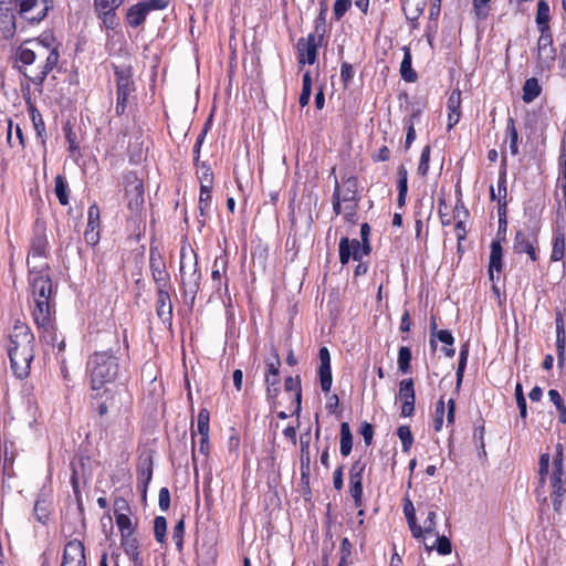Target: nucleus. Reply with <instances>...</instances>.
I'll return each mask as SVG.
<instances>
[{"instance_id":"obj_15","label":"nucleus","mask_w":566,"mask_h":566,"mask_svg":"<svg viewBox=\"0 0 566 566\" xmlns=\"http://www.w3.org/2000/svg\"><path fill=\"white\" fill-rule=\"evenodd\" d=\"M228 269V255L221 254L217 256L213 261L212 272H211V281L212 286L216 292L220 293L221 291H228V280L222 281L223 275H226Z\"/></svg>"},{"instance_id":"obj_37","label":"nucleus","mask_w":566,"mask_h":566,"mask_svg":"<svg viewBox=\"0 0 566 566\" xmlns=\"http://www.w3.org/2000/svg\"><path fill=\"white\" fill-rule=\"evenodd\" d=\"M284 388L286 391H293L295 394V401H296L295 412L300 413L301 400H302V389H301L300 379L293 378L292 376L286 377V379L284 381Z\"/></svg>"},{"instance_id":"obj_2","label":"nucleus","mask_w":566,"mask_h":566,"mask_svg":"<svg viewBox=\"0 0 566 566\" xmlns=\"http://www.w3.org/2000/svg\"><path fill=\"white\" fill-rule=\"evenodd\" d=\"M12 2L20 18L31 24L41 22L52 7V0H0V30L6 39L12 38L17 30L15 17L8 7Z\"/></svg>"},{"instance_id":"obj_40","label":"nucleus","mask_w":566,"mask_h":566,"mask_svg":"<svg viewBox=\"0 0 566 566\" xmlns=\"http://www.w3.org/2000/svg\"><path fill=\"white\" fill-rule=\"evenodd\" d=\"M30 115H31V119H32L36 136L41 140V144L44 145L45 144V125H44L42 115L34 107L30 108Z\"/></svg>"},{"instance_id":"obj_17","label":"nucleus","mask_w":566,"mask_h":566,"mask_svg":"<svg viewBox=\"0 0 566 566\" xmlns=\"http://www.w3.org/2000/svg\"><path fill=\"white\" fill-rule=\"evenodd\" d=\"M358 179L354 176L348 177L344 180L343 187L340 188V199L346 205L345 209L354 213L357 207L358 198Z\"/></svg>"},{"instance_id":"obj_16","label":"nucleus","mask_w":566,"mask_h":566,"mask_svg":"<svg viewBox=\"0 0 566 566\" xmlns=\"http://www.w3.org/2000/svg\"><path fill=\"white\" fill-rule=\"evenodd\" d=\"M319 367L318 376L321 389L323 392H329L333 384L332 369H331V354L326 347H322L318 353Z\"/></svg>"},{"instance_id":"obj_28","label":"nucleus","mask_w":566,"mask_h":566,"mask_svg":"<svg viewBox=\"0 0 566 566\" xmlns=\"http://www.w3.org/2000/svg\"><path fill=\"white\" fill-rule=\"evenodd\" d=\"M126 192H133L134 197L129 199L128 207L130 210H138L139 207L144 202V186L143 184L135 178V180L129 184L128 188H126Z\"/></svg>"},{"instance_id":"obj_39","label":"nucleus","mask_w":566,"mask_h":566,"mask_svg":"<svg viewBox=\"0 0 566 566\" xmlns=\"http://www.w3.org/2000/svg\"><path fill=\"white\" fill-rule=\"evenodd\" d=\"M506 136L510 140V151L513 156H516L518 154V133L512 117L507 119Z\"/></svg>"},{"instance_id":"obj_54","label":"nucleus","mask_w":566,"mask_h":566,"mask_svg":"<svg viewBox=\"0 0 566 566\" xmlns=\"http://www.w3.org/2000/svg\"><path fill=\"white\" fill-rule=\"evenodd\" d=\"M349 493L355 502L356 507L363 505V482H349Z\"/></svg>"},{"instance_id":"obj_9","label":"nucleus","mask_w":566,"mask_h":566,"mask_svg":"<svg viewBox=\"0 0 566 566\" xmlns=\"http://www.w3.org/2000/svg\"><path fill=\"white\" fill-rule=\"evenodd\" d=\"M537 234L533 230H518L515 233L513 250L515 253H526L535 262L537 261Z\"/></svg>"},{"instance_id":"obj_43","label":"nucleus","mask_w":566,"mask_h":566,"mask_svg":"<svg viewBox=\"0 0 566 566\" xmlns=\"http://www.w3.org/2000/svg\"><path fill=\"white\" fill-rule=\"evenodd\" d=\"M115 520L118 531L120 533V537L125 535L135 534V526L129 515L120 514L119 516L115 517Z\"/></svg>"},{"instance_id":"obj_32","label":"nucleus","mask_w":566,"mask_h":566,"mask_svg":"<svg viewBox=\"0 0 566 566\" xmlns=\"http://www.w3.org/2000/svg\"><path fill=\"white\" fill-rule=\"evenodd\" d=\"M353 448V436L347 422L340 424V446L339 451L343 457L349 455Z\"/></svg>"},{"instance_id":"obj_6","label":"nucleus","mask_w":566,"mask_h":566,"mask_svg":"<svg viewBox=\"0 0 566 566\" xmlns=\"http://www.w3.org/2000/svg\"><path fill=\"white\" fill-rule=\"evenodd\" d=\"M179 272L184 295L193 304L200 289L201 273L197 254L190 245H182L180 249Z\"/></svg>"},{"instance_id":"obj_58","label":"nucleus","mask_w":566,"mask_h":566,"mask_svg":"<svg viewBox=\"0 0 566 566\" xmlns=\"http://www.w3.org/2000/svg\"><path fill=\"white\" fill-rule=\"evenodd\" d=\"M130 513V507L128 502L123 497H117L114 501V514L115 517L119 516L120 514L128 515Z\"/></svg>"},{"instance_id":"obj_33","label":"nucleus","mask_w":566,"mask_h":566,"mask_svg":"<svg viewBox=\"0 0 566 566\" xmlns=\"http://www.w3.org/2000/svg\"><path fill=\"white\" fill-rule=\"evenodd\" d=\"M212 188H202L200 187V195H199V211L200 216L205 218L208 214V211L211 206L212 195H211ZM199 223L201 227L205 226L206 220H199Z\"/></svg>"},{"instance_id":"obj_63","label":"nucleus","mask_w":566,"mask_h":566,"mask_svg":"<svg viewBox=\"0 0 566 566\" xmlns=\"http://www.w3.org/2000/svg\"><path fill=\"white\" fill-rule=\"evenodd\" d=\"M342 202H343V200L340 199V186H339L338 181L336 180L335 189L333 192V210L336 214L342 213Z\"/></svg>"},{"instance_id":"obj_8","label":"nucleus","mask_w":566,"mask_h":566,"mask_svg":"<svg viewBox=\"0 0 566 566\" xmlns=\"http://www.w3.org/2000/svg\"><path fill=\"white\" fill-rule=\"evenodd\" d=\"M370 244L360 242L357 239L349 240L347 237L340 238L339 241V262L344 265L353 258L360 261L370 253Z\"/></svg>"},{"instance_id":"obj_61","label":"nucleus","mask_w":566,"mask_h":566,"mask_svg":"<svg viewBox=\"0 0 566 566\" xmlns=\"http://www.w3.org/2000/svg\"><path fill=\"white\" fill-rule=\"evenodd\" d=\"M355 72L352 64L344 62L340 66V78L345 85L349 84L354 78Z\"/></svg>"},{"instance_id":"obj_46","label":"nucleus","mask_w":566,"mask_h":566,"mask_svg":"<svg viewBox=\"0 0 566 566\" xmlns=\"http://www.w3.org/2000/svg\"><path fill=\"white\" fill-rule=\"evenodd\" d=\"M167 521L164 516H157L154 521V535L158 543L163 544L166 539Z\"/></svg>"},{"instance_id":"obj_45","label":"nucleus","mask_w":566,"mask_h":566,"mask_svg":"<svg viewBox=\"0 0 566 566\" xmlns=\"http://www.w3.org/2000/svg\"><path fill=\"white\" fill-rule=\"evenodd\" d=\"M433 546L426 545V549L431 551ZM434 548L440 555H449L452 552L450 539L444 535L437 534Z\"/></svg>"},{"instance_id":"obj_27","label":"nucleus","mask_w":566,"mask_h":566,"mask_svg":"<svg viewBox=\"0 0 566 566\" xmlns=\"http://www.w3.org/2000/svg\"><path fill=\"white\" fill-rule=\"evenodd\" d=\"M147 14L146 6L139 2L128 9L126 15L127 23L133 28H137L144 23Z\"/></svg>"},{"instance_id":"obj_25","label":"nucleus","mask_w":566,"mask_h":566,"mask_svg":"<svg viewBox=\"0 0 566 566\" xmlns=\"http://www.w3.org/2000/svg\"><path fill=\"white\" fill-rule=\"evenodd\" d=\"M549 20H551L549 6H548L547 1L539 0L538 3H537V11H536L535 21H536L538 31L541 33H544L546 31H551V29H549Z\"/></svg>"},{"instance_id":"obj_34","label":"nucleus","mask_w":566,"mask_h":566,"mask_svg":"<svg viewBox=\"0 0 566 566\" xmlns=\"http://www.w3.org/2000/svg\"><path fill=\"white\" fill-rule=\"evenodd\" d=\"M565 256V235L562 232H558L553 238V247L551 253V261L558 262L562 261Z\"/></svg>"},{"instance_id":"obj_56","label":"nucleus","mask_w":566,"mask_h":566,"mask_svg":"<svg viewBox=\"0 0 566 566\" xmlns=\"http://www.w3.org/2000/svg\"><path fill=\"white\" fill-rule=\"evenodd\" d=\"M84 240L92 247L96 245L99 242L98 227L87 226L84 231Z\"/></svg>"},{"instance_id":"obj_31","label":"nucleus","mask_w":566,"mask_h":566,"mask_svg":"<svg viewBox=\"0 0 566 566\" xmlns=\"http://www.w3.org/2000/svg\"><path fill=\"white\" fill-rule=\"evenodd\" d=\"M403 59L400 64V74L406 82H415L417 80V73L411 67V53L408 48H403Z\"/></svg>"},{"instance_id":"obj_59","label":"nucleus","mask_w":566,"mask_h":566,"mask_svg":"<svg viewBox=\"0 0 566 566\" xmlns=\"http://www.w3.org/2000/svg\"><path fill=\"white\" fill-rule=\"evenodd\" d=\"M87 226L99 228V208L96 203L88 207L87 210Z\"/></svg>"},{"instance_id":"obj_24","label":"nucleus","mask_w":566,"mask_h":566,"mask_svg":"<svg viewBox=\"0 0 566 566\" xmlns=\"http://www.w3.org/2000/svg\"><path fill=\"white\" fill-rule=\"evenodd\" d=\"M93 398L96 400L99 416H105L108 410L114 407L115 396L107 388L99 390L98 395L97 391H95Z\"/></svg>"},{"instance_id":"obj_49","label":"nucleus","mask_w":566,"mask_h":566,"mask_svg":"<svg viewBox=\"0 0 566 566\" xmlns=\"http://www.w3.org/2000/svg\"><path fill=\"white\" fill-rule=\"evenodd\" d=\"M492 0H472L473 12L478 20H484L490 11V2Z\"/></svg>"},{"instance_id":"obj_57","label":"nucleus","mask_w":566,"mask_h":566,"mask_svg":"<svg viewBox=\"0 0 566 566\" xmlns=\"http://www.w3.org/2000/svg\"><path fill=\"white\" fill-rule=\"evenodd\" d=\"M437 513L434 511H430L428 513L427 518L423 522L422 531L424 534H434L436 533V526H437Z\"/></svg>"},{"instance_id":"obj_30","label":"nucleus","mask_w":566,"mask_h":566,"mask_svg":"<svg viewBox=\"0 0 566 566\" xmlns=\"http://www.w3.org/2000/svg\"><path fill=\"white\" fill-rule=\"evenodd\" d=\"M328 11V4L325 0L319 2V13L314 22V34L319 35V38H324L327 32L326 25V15Z\"/></svg>"},{"instance_id":"obj_4","label":"nucleus","mask_w":566,"mask_h":566,"mask_svg":"<svg viewBox=\"0 0 566 566\" xmlns=\"http://www.w3.org/2000/svg\"><path fill=\"white\" fill-rule=\"evenodd\" d=\"M119 348L114 352L99 350L92 354L86 361V374L90 378L93 391L102 390L105 385L114 382L119 374V357L116 355Z\"/></svg>"},{"instance_id":"obj_53","label":"nucleus","mask_w":566,"mask_h":566,"mask_svg":"<svg viewBox=\"0 0 566 566\" xmlns=\"http://www.w3.org/2000/svg\"><path fill=\"white\" fill-rule=\"evenodd\" d=\"M515 399L520 410V416L522 419H525L527 417V406L526 399L523 394V387L521 384H517L515 386Z\"/></svg>"},{"instance_id":"obj_50","label":"nucleus","mask_w":566,"mask_h":566,"mask_svg":"<svg viewBox=\"0 0 566 566\" xmlns=\"http://www.w3.org/2000/svg\"><path fill=\"white\" fill-rule=\"evenodd\" d=\"M353 6V0H335L333 14L336 21H339Z\"/></svg>"},{"instance_id":"obj_5","label":"nucleus","mask_w":566,"mask_h":566,"mask_svg":"<svg viewBox=\"0 0 566 566\" xmlns=\"http://www.w3.org/2000/svg\"><path fill=\"white\" fill-rule=\"evenodd\" d=\"M46 40L27 41L17 51L18 60L24 65L34 63L36 59H45L41 70L31 77V81L36 85H41L44 82L48 74L56 66L60 57L56 48H51L50 42Z\"/></svg>"},{"instance_id":"obj_52","label":"nucleus","mask_w":566,"mask_h":566,"mask_svg":"<svg viewBox=\"0 0 566 566\" xmlns=\"http://www.w3.org/2000/svg\"><path fill=\"white\" fill-rule=\"evenodd\" d=\"M366 464L361 460L355 461L349 470V482H363V473Z\"/></svg>"},{"instance_id":"obj_36","label":"nucleus","mask_w":566,"mask_h":566,"mask_svg":"<svg viewBox=\"0 0 566 566\" xmlns=\"http://www.w3.org/2000/svg\"><path fill=\"white\" fill-rule=\"evenodd\" d=\"M197 167V176L202 188H212L213 186V174L210 167L205 163H199Z\"/></svg>"},{"instance_id":"obj_51","label":"nucleus","mask_w":566,"mask_h":566,"mask_svg":"<svg viewBox=\"0 0 566 566\" xmlns=\"http://www.w3.org/2000/svg\"><path fill=\"white\" fill-rule=\"evenodd\" d=\"M430 153H431V149H430L429 145H427V146H424L422 148V151H421V155H420L419 165H418V169H417L418 174L421 177H424L428 174L429 161H430Z\"/></svg>"},{"instance_id":"obj_64","label":"nucleus","mask_w":566,"mask_h":566,"mask_svg":"<svg viewBox=\"0 0 566 566\" xmlns=\"http://www.w3.org/2000/svg\"><path fill=\"white\" fill-rule=\"evenodd\" d=\"M359 432L363 436L366 446H369L371 443L373 437H374L373 426L365 421L361 423Z\"/></svg>"},{"instance_id":"obj_7","label":"nucleus","mask_w":566,"mask_h":566,"mask_svg":"<svg viewBox=\"0 0 566 566\" xmlns=\"http://www.w3.org/2000/svg\"><path fill=\"white\" fill-rule=\"evenodd\" d=\"M113 69L116 82L115 112L117 115H123L126 112L129 99L134 98L136 86L130 66L114 65Z\"/></svg>"},{"instance_id":"obj_12","label":"nucleus","mask_w":566,"mask_h":566,"mask_svg":"<svg viewBox=\"0 0 566 566\" xmlns=\"http://www.w3.org/2000/svg\"><path fill=\"white\" fill-rule=\"evenodd\" d=\"M149 268L157 287H170V275L161 254L156 249H150Z\"/></svg>"},{"instance_id":"obj_60","label":"nucleus","mask_w":566,"mask_h":566,"mask_svg":"<svg viewBox=\"0 0 566 566\" xmlns=\"http://www.w3.org/2000/svg\"><path fill=\"white\" fill-rule=\"evenodd\" d=\"M417 116H418V113H413L410 116V118H409L408 126H407L406 142H405L406 149H409V147L411 146V144L416 139V130H415V127H413V118H416Z\"/></svg>"},{"instance_id":"obj_47","label":"nucleus","mask_w":566,"mask_h":566,"mask_svg":"<svg viewBox=\"0 0 566 566\" xmlns=\"http://www.w3.org/2000/svg\"><path fill=\"white\" fill-rule=\"evenodd\" d=\"M210 415L207 409H201L197 417V433L201 437L209 436Z\"/></svg>"},{"instance_id":"obj_29","label":"nucleus","mask_w":566,"mask_h":566,"mask_svg":"<svg viewBox=\"0 0 566 566\" xmlns=\"http://www.w3.org/2000/svg\"><path fill=\"white\" fill-rule=\"evenodd\" d=\"M542 93V86L536 77L527 78L523 85L522 99L524 103H532Z\"/></svg>"},{"instance_id":"obj_18","label":"nucleus","mask_w":566,"mask_h":566,"mask_svg":"<svg viewBox=\"0 0 566 566\" xmlns=\"http://www.w3.org/2000/svg\"><path fill=\"white\" fill-rule=\"evenodd\" d=\"M169 287H157V316L164 322H170L172 317V304Z\"/></svg>"},{"instance_id":"obj_14","label":"nucleus","mask_w":566,"mask_h":566,"mask_svg":"<svg viewBox=\"0 0 566 566\" xmlns=\"http://www.w3.org/2000/svg\"><path fill=\"white\" fill-rule=\"evenodd\" d=\"M556 50L553 46V38L551 31L541 33L537 41V60L542 66H551L555 61Z\"/></svg>"},{"instance_id":"obj_41","label":"nucleus","mask_w":566,"mask_h":566,"mask_svg":"<svg viewBox=\"0 0 566 566\" xmlns=\"http://www.w3.org/2000/svg\"><path fill=\"white\" fill-rule=\"evenodd\" d=\"M398 397L401 401L416 400L413 380L411 378L402 379L400 381Z\"/></svg>"},{"instance_id":"obj_19","label":"nucleus","mask_w":566,"mask_h":566,"mask_svg":"<svg viewBox=\"0 0 566 566\" xmlns=\"http://www.w3.org/2000/svg\"><path fill=\"white\" fill-rule=\"evenodd\" d=\"M120 546L130 562L136 566H140L143 564V559L140 557V543L135 534L125 535L120 537Z\"/></svg>"},{"instance_id":"obj_22","label":"nucleus","mask_w":566,"mask_h":566,"mask_svg":"<svg viewBox=\"0 0 566 566\" xmlns=\"http://www.w3.org/2000/svg\"><path fill=\"white\" fill-rule=\"evenodd\" d=\"M153 478V460L150 457L142 459L137 468V483L146 492Z\"/></svg>"},{"instance_id":"obj_44","label":"nucleus","mask_w":566,"mask_h":566,"mask_svg":"<svg viewBox=\"0 0 566 566\" xmlns=\"http://www.w3.org/2000/svg\"><path fill=\"white\" fill-rule=\"evenodd\" d=\"M411 350L407 346H402L398 352V368L401 373L407 374L410 370Z\"/></svg>"},{"instance_id":"obj_23","label":"nucleus","mask_w":566,"mask_h":566,"mask_svg":"<svg viewBox=\"0 0 566 566\" xmlns=\"http://www.w3.org/2000/svg\"><path fill=\"white\" fill-rule=\"evenodd\" d=\"M403 513H405V516H406V520H407V523L411 531L412 536L415 538L423 537L422 527L420 525H418V523H417L415 506H413L411 500L408 497L405 499V501H403Z\"/></svg>"},{"instance_id":"obj_13","label":"nucleus","mask_w":566,"mask_h":566,"mask_svg":"<svg viewBox=\"0 0 566 566\" xmlns=\"http://www.w3.org/2000/svg\"><path fill=\"white\" fill-rule=\"evenodd\" d=\"M85 548L81 541H70L63 552L61 566H86Z\"/></svg>"},{"instance_id":"obj_3","label":"nucleus","mask_w":566,"mask_h":566,"mask_svg":"<svg viewBox=\"0 0 566 566\" xmlns=\"http://www.w3.org/2000/svg\"><path fill=\"white\" fill-rule=\"evenodd\" d=\"M34 336L30 327L17 323L9 336L8 354L11 368L18 378H25L30 373V365L34 357Z\"/></svg>"},{"instance_id":"obj_55","label":"nucleus","mask_w":566,"mask_h":566,"mask_svg":"<svg viewBox=\"0 0 566 566\" xmlns=\"http://www.w3.org/2000/svg\"><path fill=\"white\" fill-rule=\"evenodd\" d=\"M184 533H185V522L180 520L176 523L172 530V539L178 548V551L182 549L184 544Z\"/></svg>"},{"instance_id":"obj_11","label":"nucleus","mask_w":566,"mask_h":566,"mask_svg":"<svg viewBox=\"0 0 566 566\" xmlns=\"http://www.w3.org/2000/svg\"><path fill=\"white\" fill-rule=\"evenodd\" d=\"M124 0H94L95 11L106 29L114 30L118 25L116 10Z\"/></svg>"},{"instance_id":"obj_10","label":"nucleus","mask_w":566,"mask_h":566,"mask_svg":"<svg viewBox=\"0 0 566 566\" xmlns=\"http://www.w3.org/2000/svg\"><path fill=\"white\" fill-rule=\"evenodd\" d=\"M324 38L310 33L306 38H301L297 41L298 63L300 64H314L317 60V50L322 45Z\"/></svg>"},{"instance_id":"obj_21","label":"nucleus","mask_w":566,"mask_h":566,"mask_svg":"<svg viewBox=\"0 0 566 566\" xmlns=\"http://www.w3.org/2000/svg\"><path fill=\"white\" fill-rule=\"evenodd\" d=\"M448 130L452 129L460 120L461 117V92L459 90H454L451 92L448 103Z\"/></svg>"},{"instance_id":"obj_26","label":"nucleus","mask_w":566,"mask_h":566,"mask_svg":"<svg viewBox=\"0 0 566 566\" xmlns=\"http://www.w3.org/2000/svg\"><path fill=\"white\" fill-rule=\"evenodd\" d=\"M502 245L501 242L497 240L492 241L491 243V253H490V262H489V272L491 279H493L494 271L501 272L502 271Z\"/></svg>"},{"instance_id":"obj_42","label":"nucleus","mask_w":566,"mask_h":566,"mask_svg":"<svg viewBox=\"0 0 566 566\" xmlns=\"http://www.w3.org/2000/svg\"><path fill=\"white\" fill-rule=\"evenodd\" d=\"M312 95V75L310 71H306L303 74V81H302V92L300 95V105L302 107L306 106L310 103V98Z\"/></svg>"},{"instance_id":"obj_20","label":"nucleus","mask_w":566,"mask_h":566,"mask_svg":"<svg viewBox=\"0 0 566 566\" xmlns=\"http://www.w3.org/2000/svg\"><path fill=\"white\" fill-rule=\"evenodd\" d=\"M48 249V240L43 234H35L31 242V251L28 258V265L40 264L45 262V254Z\"/></svg>"},{"instance_id":"obj_35","label":"nucleus","mask_w":566,"mask_h":566,"mask_svg":"<svg viewBox=\"0 0 566 566\" xmlns=\"http://www.w3.org/2000/svg\"><path fill=\"white\" fill-rule=\"evenodd\" d=\"M54 192L62 206L69 205V185L62 175H57L54 180Z\"/></svg>"},{"instance_id":"obj_48","label":"nucleus","mask_w":566,"mask_h":566,"mask_svg":"<svg viewBox=\"0 0 566 566\" xmlns=\"http://www.w3.org/2000/svg\"><path fill=\"white\" fill-rule=\"evenodd\" d=\"M397 434L402 444V451L408 452L413 443V437L408 426H400L397 430Z\"/></svg>"},{"instance_id":"obj_38","label":"nucleus","mask_w":566,"mask_h":566,"mask_svg":"<svg viewBox=\"0 0 566 566\" xmlns=\"http://www.w3.org/2000/svg\"><path fill=\"white\" fill-rule=\"evenodd\" d=\"M424 1L415 2V0L403 1V11L409 20H417L424 9Z\"/></svg>"},{"instance_id":"obj_62","label":"nucleus","mask_w":566,"mask_h":566,"mask_svg":"<svg viewBox=\"0 0 566 566\" xmlns=\"http://www.w3.org/2000/svg\"><path fill=\"white\" fill-rule=\"evenodd\" d=\"M158 505L161 511H167L170 506V493L167 488H161L158 494Z\"/></svg>"},{"instance_id":"obj_1","label":"nucleus","mask_w":566,"mask_h":566,"mask_svg":"<svg viewBox=\"0 0 566 566\" xmlns=\"http://www.w3.org/2000/svg\"><path fill=\"white\" fill-rule=\"evenodd\" d=\"M46 262L30 265L29 282L33 297V319L39 329L43 332V337L48 343L54 344V326L52 315L54 313L52 305V282L48 273Z\"/></svg>"}]
</instances>
